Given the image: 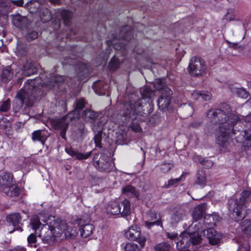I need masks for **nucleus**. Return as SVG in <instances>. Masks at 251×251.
Here are the masks:
<instances>
[{"label":"nucleus","mask_w":251,"mask_h":251,"mask_svg":"<svg viewBox=\"0 0 251 251\" xmlns=\"http://www.w3.org/2000/svg\"><path fill=\"white\" fill-rule=\"evenodd\" d=\"M190 244L193 245H198L201 243L202 239L201 236H191Z\"/></svg>","instance_id":"nucleus-58"},{"label":"nucleus","mask_w":251,"mask_h":251,"mask_svg":"<svg viewBox=\"0 0 251 251\" xmlns=\"http://www.w3.org/2000/svg\"><path fill=\"white\" fill-rule=\"evenodd\" d=\"M138 116H139L138 115H136L135 116V118L130 119L129 121L126 124H125L124 125H120L121 126H125V125H126L130 121H132V123L130 126V128H131V130L134 131L135 132H139L141 131V128L139 125V117Z\"/></svg>","instance_id":"nucleus-34"},{"label":"nucleus","mask_w":251,"mask_h":251,"mask_svg":"<svg viewBox=\"0 0 251 251\" xmlns=\"http://www.w3.org/2000/svg\"><path fill=\"white\" fill-rule=\"evenodd\" d=\"M206 207L207 204L205 203L195 206L192 214L193 219L196 222L201 219L205 212Z\"/></svg>","instance_id":"nucleus-17"},{"label":"nucleus","mask_w":251,"mask_h":251,"mask_svg":"<svg viewBox=\"0 0 251 251\" xmlns=\"http://www.w3.org/2000/svg\"><path fill=\"white\" fill-rule=\"evenodd\" d=\"M10 1V5H16L22 6L24 3V0H9Z\"/></svg>","instance_id":"nucleus-63"},{"label":"nucleus","mask_w":251,"mask_h":251,"mask_svg":"<svg viewBox=\"0 0 251 251\" xmlns=\"http://www.w3.org/2000/svg\"><path fill=\"white\" fill-rule=\"evenodd\" d=\"M0 188L10 197H18L20 195V189L14 183L13 176L9 173L0 176Z\"/></svg>","instance_id":"nucleus-6"},{"label":"nucleus","mask_w":251,"mask_h":251,"mask_svg":"<svg viewBox=\"0 0 251 251\" xmlns=\"http://www.w3.org/2000/svg\"><path fill=\"white\" fill-rule=\"evenodd\" d=\"M120 65V61L116 56H113L109 64V68L111 70H116Z\"/></svg>","instance_id":"nucleus-46"},{"label":"nucleus","mask_w":251,"mask_h":251,"mask_svg":"<svg viewBox=\"0 0 251 251\" xmlns=\"http://www.w3.org/2000/svg\"><path fill=\"white\" fill-rule=\"evenodd\" d=\"M37 68L35 64L29 61H26L22 69V74L25 76L34 75L37 72Z\"/></svg>","instance_id":"nucleus-21"},{"label":"nucleus","mask_w":251,"mask_h":251,"mask_svg":"<svg viewBox=\"0 0 251 251\" xmlns=\"http://www.w3.org/2000/svg\"><path fill=\"white\" fill-rule=\"evenodd\" d=\"M66 152L72 157H75V159L79 160L86 159L88 158L92 154V151L83 153L77 151H75L72 148H66Z\"/></svg>","instance_id":"nucleus-19"},{"label":"nucleus","mask_w":251,"mask_h":251,"mask_svg":"<svg viewBox=\"0 0 251 251\" xmlns=\"http://www.w3.org/2000/svg\"><path fill=\"white\" fill-rule=\"evenodd\" d=\"M153 110L152 100L144 101L140 105L136 104V101L124 102L119 112L114 115L113 119L119 125L126 124L130 119L135 118L136 115L139 116H147Z\"/></svg>","instance_id":"nucleus-3"},{"label":"nucleus","mask_w":251,"mask_h":251,"mask_svg":"<svg viewBox=\"0 0 251 251\" xmlns=\"http://www.w3.org/2000/svg\"><path fill=\"white\" fill-rule=\"evenodd\" d=\"M94 229V226L90 224L81 225L79 227L80 235H91Z\"/></svg>","instance_id":"nucleus-31"},{"label":"nucleus","mask_w":251,"mask_h":251,"mask_svg":"<svg viewBox=\"0 0 251 251\" xmlns=\"http://www.w3.org/2000/svg\"><path fill=\"white\" fill-rule=\"evenodd\" d=\"M133 36L132 28L128 25L123 26L119 32L118 37L126 40H130Z\"/></svg>","instance_id":"nucleus-23"},{"label":"nucleus","mask_w":251,"mask_h":251,"mask_svg":"<svg viewBox=\"0 0 251 251\" xmlns=\"http://www.w3.org/2000/svg\"><path fill=\"white\" fill-rule=\"evenodd\" d=\"M16 53L18 56L24 57L26 55L28 47L25 44H23L21 42H18L16 48Z\"/></svg>","instance_id":"nucleus-36"},{"label":"nucleus","mask_w":251,"mask_h":251,"mask_svg":"<svg viewBox=\"0 0 251 251\" xmlns=\"http://www.w3.org/2000/svg\"><path fill=\"white\" fill-rule=\"evenodd\" d=\"M99 154H95L93 158L94 165L100 172L109 173L114 167V164L110 159L103 153L101 154L100 157L98 160Z\"/></svg>","instance_id":"nucleus-10"},{"label":"nucleus","mask_w":251,"mask_h":251,"mask_svg":"<svg viewBox=\"0 0 251 251\" xmlns=\"http://www.w3.org/2000/svg\"><path fill=\"white\" fill-rule=\"evenodd\" d=\"M37 79L27 80L24 88L17 92L13 103V108L16 111L21 109L24 105L31 106L43 95V85L41 82H37Z\"/></svg>","instance_id":"nucleus-2"},{"label":"nucleus","mask_w":251,"mask_h":251,"mask_svg":"<svg viewBox=\"0 0 251 251\" xmlns=\"http://www.w3.org/2000/svg\"><path fill=\"white\" fill-rule=\"evenodd\" d=\"M123 194L129 198H136L139 197V192L136 188L131 185H126L122 189Z\"/></svg>","instance_id":"nucleus-25"},{"label":"nucleus","mask_w":251,"mask_h":251,"mask_svg":"<svg viewBox=\"0 0 251 251\" xmlns=\"http://www.w3.org/2000/svg\"><path fill=\"white\" fill-rule=\"evenodd\" d=\"M202 232L203 235H217V234L219 235L217 231L212 227H209L207 229H204L202 230Z\"/></svg>","instance_id":"nucleus-54"},{"label":"nucleus","mask_w":251,"mask_h":251,"mask_svg":"<svg viewBox=\"0 0 251 251\" xmlns=\"http://www.w3.org/2000/svg\"><path fill=\"white\" fill-rule=\"evenodd\" d=\"M194 226L195 227L194 230H193L194 226L193 225L189 226L187 229L186 232L188 235H200L198 232L199 227H197L196 225Z\"/></svg>","instance_id":"nucleus-53"},{"label":"nucleus","mask_w":251,"mask_h":251,"mask_svg":"<svg viewBox=\"0 0 251 251\" xmlns=\"http://www.w3.org/2000/svg\"><path fill=\"white\" fill-rule=\"evenodd\" d=\"M61 16L65 25L69 26L71 22L72 13L67 10H63L61 12Z\"/></svg>","instance_id":"nucleus-37"},{"label":"nucleus","mask_w":251,"mask_h":251,"mask_svg":"<svg viewBox=\"0 0 251 251\" xmlns=\"http://www.w3.org/2000/svg\"><path fill=\"white\" fill-rule=\"evenodd\" d=\"M130 237L131 239H133L134 238V240L139 243L141 247H143L144 246L145 241H146V239L145 236H130Z\"/></svg>","instance_id":"nucleus-57"},{"label":"nucleus","mask_w":251,"mask_h":251,"mask_svg":"<svg viewBox=\"0 0 251 251\" xmlns=\"http://www.w3.org/2000/svg\"><path fill=\"white\" fill-rule=\"evenodd\" d=\"M107 44L108 46L113 45V48L116 50H120L124 48V45L122 43L116 42V41L115 40H113L112 41H107Z\"/></svg>","instance_id":"nucleus-52"},{"label":"nucleus","mask_w":251,"mask_h":251,"mask_svg":"<svg viewBox=\"0 0 251 251\" xmlns=\"http://www.w3.org/2000/svg\"><path fill=\"white\" fill-rule=\"evenodd\" d=\"M76 133L81 137H84L86 136L87 133V130L85 128L84 124L82 123H78L76 126Z\"/></svg>","instance_id":"nucleus-40"},{"label":"nucleus","mask_w":251,"mask_h":251,"mask_svg":"<svg viewBox=\"0 0 251 251\" xmlns=\"http://www.w3.org/2000/svg\"><path fill=\"white\" fill-rule=\"evenodd\" d=\"M104 126V124L102 122L99 121L94 124L92 128L93 131L94 133H96V132H102Z\"/></svg>","instance_id":"nucleus-50"},{"label":"nucleus","mask_w":251,"mask_h":251,"mask_svg":"<svg viewBox=\"0 0 251 251\" xmlns=\"http://www.w3.org/2000/svg\"><path fill=\"white\" fill-rule=\"evenodd\" d=\"M251 203V191L245 190L240 194L239 198L231 197L227 202V207L230 216L235 221L238 222L246 216V208Z\"/></svg>","instance_id":"nucleus-4"},{"label":"nucleus","mask_w":251,"mask_h":251,"mask_svg":"<svg viewBox=\"0 0 251 251\" xmlns=\"http://www.w3.org/2000/svg\"><path fill=\"white\" fill-rule=\"evenodd\" d=\"M125 251H140V247L134 243H128L125 247Z\"/></svg>","instance_id":"nucleus-51"},{"label":"nucleus","mask_w":251,"mask_h":251,"mask_svg":"<svg viewBox=\"0 0 251 251\" xmlns=\"http://www.w3.org/2000/svg\"><path fill=\"white\" fill-rule=\"evenodd\" d=\"M38 240H40L38 236H28L27 241L28 243H34L35 244L33 246L36 247L37 244H39L38 242Z\"/></svg>","instance_id":"nucleus-60"},{"label":"nucleus","mask_w":251,"mask_h":251,"mask_svg":"<svg viewBox=\"0 0 251 251\" xmlns=\"http://www.w3.org/2000/svg\"><path fill=\"white\" fill-rule=\"evenodd\" d=\"M11 107V100L9 99L0 102V113L7 112Z\"/></svg>","instance_id":"nucleus-45"},{"label":"nucleus","mask_w":251,"mask_h":251,"mask_svg":"<svg viewBox=\"0 0 251 251\" xmlns=\"http://www.w3.org/2000/svg\"><path fill=\"white\" fill-rule=\"evenodd\" d=\"M243 121H245L246 123H251V113H250L248 115H246V116L242 115L241 119L239 118V123H238L237 124V126L238 125V126L241 127V126H242L241 125L242 124Z\"/></svg>","instance_id":"nucleus-55"},{"label":"nucleus","mask_w":251,"mask_h":251,"mask_svg":"<svg viewBox=\"0 0 251 251\" xmlns=\"http://www.w3.org/2000/svg\"><path fill=\"white\" fill-rule=\"evenodd\" d=\"M231 91L233 93L235 94L238 97L243 99H247L249 94L245 89L240 88H231Z\"/></svg>","instance_id":"nucleus-39"},{"label":"nucleus","mask_w":251,"mask_h":251,"mask_svg":"<svg viewBox=\"0 0 251 251\" xmlns=\"http://www.w3.org/2000/svg\"><path fill=\"white\" fill-rule=\"evenodd\" d=\"M155 91L151 90L148 87H146L142 93V98L139 99L138 100L136 101V104L140 105L143 101H147L149 100L153 101V97L155 96Z\"/></svg>","instance_id":"nucleus-18"},{"label":"nucleus","mask_w":251,"mask_h":251,"mask_svg":"<svg viewBox=\"0 0 251 251\" xmlns=\"http://www.w3.org/2000/svg\"><path fill=\"white\" fill-rule=\"evenodd\" d=\"M184 174H186V173H183L181 176L179 178H175V179H170L168 180V184L167 187H169L171 186H173L176 185L181 179V177L183 176Z\"/></svg>","instance_id":"nucleus-59"},{"label":"nucleus","mask_w":251,"mask_h":251,"mask_svg":"<svg viewBox=\"0 0 251 251\" xmlns=\"http://www.w3.org/2000/svg\"><path fill=\"white\" fill-rule=\"evenodd\" d=\"M30 226L34 232L29 235H42L47 234L49 230L51 235H61L64 233V235H68L65 232L67 225L65 221L55 220L54 217L42 212L31 217Z\"/></svg>","instance_id":"nucleus-1"},{"label":"nucleus","mask_w":251,"mask_h":251,"mask_svg":"<svg viewBox=\"0 0 251 251\" xmlns=\"http://www.w3.org/2000/svg\"><path fill=\"white\" fill-rule=\"evenodd\" d=\"M39 13L41 21L44 23H46L50 21L52 18L51 13L47 8H41L40 9Z\"/></svg>","instance_id":"nucleus-32"},{"label":"nucleus","mask_w":251,"mask_h":251,"mask_svg":"<svg viewBox=\"0 0 251 251\" xmlns=\"http://www.w3.org/2000/svg\"><path fill=\"white\" fill-rule=\"evenodd\" d=\"M222 218L216 213L211 214L205 215L204 217V222L206 225L216 226L217 223L220 222Z\"/></svg>","instance_id":"nucleus-24"},{"label":"nucleus","mask_w":251,"mask_h":251,"mask_svg":"<svg viewBox=\"0 0 251 251\" xmlns=\"http://www.w3.org/2000/svg\"><path fill=\"white\" fill-rule=\"evenodd\" d=\"M98 117V114L95 111L87 109L82 113V118L86 122L93 123Z\"/></svg>","instance_id":"nucleus-28"},{"label":"nucleus","mask_w":251,"mask_h":251,"mask_svg":"<svg viewBox=\"0 0 251 251\" xmlns=\"http://www.w3.org/2000/svg\"><path fill=\"white\" fill-rule=\"evenodd\" d=\"M85 104V101L82 98L76 99L75 103V112L79 114L80 111L83 109Z\"/></svg>","instance_id":"nucleus-44"},{"label":"nucleus","mask_w":251,"mask_h":251,"mask_svg":"<svg viewBox=\"0 0 251 251\" xmlns=\"http://www.w3.org/2000/svg\"><path fill=\"white\" fill-rule=\"evenodd\" d=\"M171 240H175L176 244V248L179 251H190L191 236H179V238L176 239V236H168Z\"/></svg>","instance_id":"nucleus-14"},{"label":"nucleus","mask_w":251,"mask_h":251,"mask_svg":"<svg viewBox=\"0 0 251 251\" xmlns=\"http://www.w3.org/2000/svg\"><path fill=\"white\" fill-rule=\"evenodd\" d=\"M202 165L204 166L205 168L208 169L211 168L213 165V162L208 159H204V161L202 163Z\"/></svg>","instance_id":"nucleus-64"},{"label":"nucleus","mask_w":251,"mask_h":251,"mask_svg":"<svg viewBox=\"0 0 251 251\" xmlns=\"http://www.w3.org/2000/svg\"><path fill=\"white\" fill-rule=\"evenodd\" d=\"M23 217L19 213H14L7 217V222L11 223L14 227L12 230L8 231V233L11 234L15 231L20 232L23 231V229L20 226V224Z\"/></svg>","instance_id":"nucleus-12"},{"label":"nucleus","mask_w":251,"mask_h":251,"mask_svg":"<svg viewBox=\"0 0 251 251\" xmlns=\"http://www.w3.org/2000/svg\"><path fill=\"white\" fill-rule=\"evenodd\" d=\"M38 32L32 29H29L26 35V39L28 41H32L38 38Z\"/></svg>","instance_id":"nucleus-48"},{"label":"nucleus","mask_w":251,"mask_h":251,"mask_svg":"<svg viewBox=\"0 0 251 251\" xmlns=\"http://www.w3.org/2000/svg\"><path fill=\"white\" fill-rule=\"evenodd\" d=\"M12 23L15 26L22 30L26 29L29 25L28 19L20 14L13 16Z\"/></svg>","instance_id":"nucleus-16"},{"label":"nucleus","mask_w":251,"mask_h":251,"mask_svg":"<svg viewBox=\"0 0 251 251\" xmlns=\"http://www.w3.org/2000/svg\"><path fill=\"white\" fill-rule=\"evenodd\" d=\"M125 235H141L140 228L136 225L131 226L125 233Z\"/></svg>","instance_id":"nucleus-43"},{"label":"nucleus","mask_w":251,"mask_h":251,"mask_svg":"<svg viewBox=\"0 0 251 251\" xmlns=\"http://www.w3.org/2000/svg\"><path fill=\"white\" fill-rule=\"evenodd\" d=\"M209 243L212 245H216L220 243L221 238L219 236H207Z\"/></svg>","instance_id":"nucleus-56"},{"label":"nucleus","mask_w":251,"mask_h":251,"mask_svg":"<svg viewBox=\"0 0 251 251\" xmlns=\"http://www.w3.org/2000/svg\"><path fill=\"white\" fill-rule=\"evenodd\" d=\"M38 237L44 243L49 245H52L57 241L56 236H38Z\"/></svg>","instance_id":"nucleus-47"},{"label":"nucleus","mask_w":251,"mask_h":251,"mask_svg":"<svg viewBox=\"0 0 251 251\" xmlns=\"http://www.w3.org/2000/svg\"><path fill=\"white\" fill-rule=\"evenodd\" d=\"M93 88L95 92L100 96L110 95L109 85L103 80H98L94 82Z\"/></svg>","instance_id":"nucleus-13"},{"label":"nucleus","mask_w":251,"mask_h":251,"mask_svg":"<svg viewBox=\"0 0 251 251\" xmlns=\"http://www.w3.org/2000/svg\"><path fill=\"white\" fill-rule=\"evenodd\" d=\"M46 0H32L28 2V6L31 7L32 4L36 3L37 5H36V7L37 9H39L40 5L43 3Z\"/></svg>","instance_id":"nucleus-62"},{"label":"nucleus","mask_w":251,"mask_h":251,"mask_svg":"<svg viewBox=\"0 0 251 251\" xmlns=\"http://www.w3.org/2000/svg\"><path fill=\"white\" fill-rule=\"evenodd\" d=\"M13 76V71L10 66L3 69L0 73V83H7Z\"/></svg>","instance_id":"nucleus-22"},{"label":"nucleus","mask_w":251,"mask_h":251,"mask_svg":"<svg viewBox=\"0 0 251 251\" xmlns=\"http://www.w3.org/2000/svg\"><path fill=\"white\" fill-rule=\"evenodd\" d=\"M173 92L169 88H165L164 91L160 92V95L157 100L158 108L164 111L167 109L172 101Z\"/></svg>","instance_id":"nucleus-11"},{"label":"nucleus","mask_w":251,"mask_h":251,"mask_svg":"<svg viewBox=\"0 0 251 251\" xmlns=\"http://www.w3.org/2000/svg\"><path fill=\"white\" fill-rule=\"evenodd\" d=\"M185 214V211L183 208L181 207L176 208L174 209L171 216L172 220L174 223H178L183 219Z\"/></svg>","instance_id":"nucleus-29"},{"label":"nucleus","mask_w":251,"mask_h":251,"mask_svg":"<svg viewBox=\"0 0 251 251\" xmlns=\"http://www.w3.org/2000/svg\"><path fill=\"white\" fill-rule=\"evenodd\" d=\"M237 126L234 125L227 126L224 125L219 126V133L216 138V143L222 147H226L228 144L229 136L232 134L235 136L237 134L236 132Z\"/></svg>","instance_id":"nucleus-8"},{"label":"nucleus","mask_w":251,"mask_h":251,"mask_svg":"<svg viewBox=\"0 0 251 251\" xmlns=\"http://www.w3.org/2000/svg\"><path fill=\"white\" fill-rule=\"evenodd\" d=\"M68 126V123L64 119H61L56 122L54 125V128L60 130V136L64 140L66 139V132Z\"/></svg>","instance_id":"nucleus-26"},{"label":"nucleus","mask_w":251,"mask_h":251,"mask_svg":"<svg viewBox=\"0 0 251 251\" xmlns=\"http://www.w3.org/2000/svg\"><path fill=\"white\" fill-rule=\"evenodd\" d=\"M130 202L127 199L124 200L121 203L117 201H110L106 208L108 214L119 215L126 217L131 213Z\"/></svg>","instance_id":"nucleus-7"},{"label":"nucleus","mask_w":251,"mask_h":251,"mask_svg":"<svg viewBox=\"0 0 251 251\" xmlns=\"http://www.w3.org/2000/svg\"><path fill=\"white\" fill-rule=\"evenodd\" d=\"M242 229L248 235H251V220H245L242 223Z\"/></svg>","instance_id":"nucleus-41"},{"label":"nucleus","mask_w":251,"mask_h":251,"mask_svg":"<svg viewBox=\"0 0 251 251\" xmlns=\"http://www.w3.org/2000/svg\"><path fill=\"white\" fill-rule=\"evenodd\" d=\"M154 87L156 90L160 91V92L164 91L165 88H169L166 85L165 79L162 78H157L155 79Z\"/></svg>","instance_id":"nucleus-38"},{"label":"nucleus","mask_w":251,"mask_h":251,"mask_svg":"<svg viewBox=\"0 0 251 251\" xmlns=\"http://www.w3.org/2000/svg\"><path fill=\"white\" fill-rule=\"evenodd\" d=\"M236 132L239 133L235 138L238 142H242L244 141H249L251 142V129H244L242 126L240 128L237 126Z\"/></svg>","instance_id":"nucleus-15"},{"label":"nucleus","mask_w":251,"mask_h":251,"mask_svg":"<svg viewBox=\"0 0 251 251\" xmlns=\"http://www.w3.org/2000/svg\"><path fill=\"white\" fill-rule=\"evenodd\" d=\"M32 140L33 141H40L42 145H44L48 135L45 134V131L42 130H37L32 133Z\"/></svg>","instance_id":"nucleus-27"},{"label":"nucleus","mask_w":251,"mask_h":251,"mask_svg":"<svg viewBox=\"0 0 251 251\" xmlns=\"http://www.w3.org/2000/svg\"><path fill=\"white\" fill-rule=\"evenodd\" d=\"M206 69L205 61L201 57L194 56L190 60L188 70L191 76H201L205 74Z\"/></svg>","instance_id":"nucleus-9"},{"label":"nucleus","mask_w":251,"mask_h":251,"mask_svg":"<svg viewBox=\"0 0 251 251\" xmlns=\"http://www.w3.org/2000/svg\"><path fill=\"white\" fill-rule=\"evenodd\" d=\"M13 8V6L10 5V1H9V0L0 2V13L2 14H7L10 12Z\"/></svg>","instance_id":"nucleus-35"},{"label":"nucleus","mask_w":251,"mask_h":251,"mask_svg":"<svg viewBox=\"0 0 251 251\" xmlns=\"http://www.w3.org/2000/svg\"><path fill=\"white\" fill-rule=\"evenodd\" d=\"M148 221H145V224L149 229L154 226H159L161 224V222L157 219V214L156 212L151 211L147 215Z\"/></svg>","instance_id":"nucleus-20"},{"label":"nucleus","mask_w":251,"mask_h":251,"mask_svg":"<svg viewBox=\"0 0 251 251\" xmlns=\"http://www.w3.org/2000/svg\"><path fill=\"white\" fill-rule=\"evenodd\" d=\"M193 96L196 99H201L205 101L211 98V94L208 91H195Z\"/></svg>","instance_id":"nucleus-33"},{"label":"nucleus","mask_w":251,"mask_h":251,"mask_svg":"<svg viewBox=\"0 0 251 251\" xmlns=\"http://www.w3.org/2000/svg\"><path fill=\"white\" fill-rule=\"evenodd\" d=\"M94 137V141L96 145V147L101 148V141L102 132H96Z\"/></svg>","instance_id":"nucleus-49"},{"label":"nucleus","mask_w":251,"mask_h":251,"mask_svg":"<svg viewBox=\"0 0 251 251\" xmlns=\"http://www.w3.org/2000/svg\"><path fill=\"white\" fill-rule=\"evenodd\" d=\"M207 117L211 124L214 125H234V126H237V124L239 123V117L238 115L229 114L219 108L209 110L207 113Z\"/></svg>","instance_id":"nucleus-5"},{"label":"nucleus","mask_w":251,"mask_h":251,"mask_svg":"<svg viewBox=\"0 0 251 251\" xmlns=\"http://www.w3.org/2000/svg\"><path fill=\"white\" fill-rule=\"evenodd\" d=\"M196 180L195 183L204 187L206 184V176L205 171L203 169H199L196 174Z\"/></svg>","instance_id":"nucleus-30"},{"label":"nucleus","mask_w":251,"mask_h":251,"mask_svg":"<svg viewBox=\"0 0 251 251\" xmlns=\"http://www.w3.org/2000/svg\"><path fill=\"white\" fill-rule=\"evenodd\" d=\"M172 165L169 163H163L161 165L160 169L163 173H166L171 170Z\"/></svg>","instance_id":"nucleus-61"},{"label":"nucleus","mask_w":251,"mask_h":251,"mask_svg":"<svg viewBox=\"0 0 251 251\" xmlns=\"http://www.w3.org/2000/svg\"><path fill=\"white\" fill-rule=\"evenodd\" d=\"M171 245L168 242H163L157 244L154 247V251H169Z\"/></svg>","instance_id":"nucleus-42"}]
</instances>
